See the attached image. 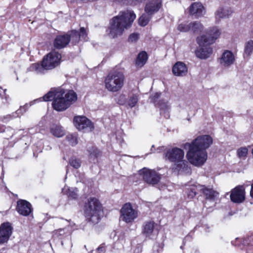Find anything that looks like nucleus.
<instances>
[{
    "instance_id": "nucleus-19",
    "label": "nucleus",
    "mask_w": 253,
    "mask_h": 253,
    "mask_svg": "<svg viewBox=\"0 0 253 253\" xmlns=\"http://www.w3.org/2000/svg\"><path fill=\"white\" fill-rule=\"evenodd\" d=\"M235 60L234 54L229 50H225L219 59V63L223 67H228L233 64Z\"/></svg>"
},
{
    "instance_id": "nucleus-22",
    "label": "nucleus",
    "mask_w": 253,
    "mask_h": 253,
    "mask_svg": "<svg viewBox=\"0 0 253 253\" xmlns=\"http://www.w3.org/2000/svg\"><path fill=\"white\" fill-rule=\"evenodd\" d=\"M187 72V66L182 62H176L172 67V73L175 76H184L186 75Z\"/></svg>"
},
{
    "instance_id": "nucleus-35",
    "label": "nucleus",
    "mask_w": 253,
    "mask_h": 253,
    "mask_svg": "<svg viewBox=\"0 0 253 253\" xmlns=\"http://www.w3.org/2000/svg\"><path fill=\"white\" fill-rule=\"evenodd\" d=\"M66 140L72 146H75L78 143L77 136L76 134H69L66 137Z\"/></svg>"
},
{
    "instance_id": "nucleus-51",
    "label": "nucleus",
    "mask_w": 253,
    "mask_h": 253,
    "mask_svg": "<svg viewBox=\"0 0 253 253\" xmlns=\"http://www.w3.org/2000/svg\"><path fill=\"white\" fill-rule=\"evenodd\" d=\"M183 163L184 164H187V162L185 161V162H183Z\"/></svg>"
},
{
    "instance_id": "nucleus-14",
    "label": "nucleus",
    "mask_w": 253,
    "mask_h": 253,
    "mask_svg": "<svg viewBox=\"0 0 253 253\" xmlns=\"http://www.w3.org/2000/svg\"><path fill=\"white\" fill-rule=\"evenodd\" d=\"M211 44V43L207 44L206 42L203 45L198 44L199 47L195 51L196 56L202 59L209 58L212 53V49L210 46Z\"/></svg>"
},
{
    "instance_id": "nucleus-41",
    "label": "nucleus",
    "mask_w": 253,
    "mask_h": 253,
    "mask_svg": "<svg viewBox=\"0 0 253 253\" xmlns=\"http://www.w3.org/2000/svg\"><path fill=\"white\" fill-rule=\"evenodd\" d=\"M69 37L70 40L72 39L75 42H78L80 39L79 32L76 30L72 31L71 34Z\"/></svg>"
},
{
    "instance_id": "nucleus-24",
    "label": "nucleus",
    "mask_w": 253,
    "mask_h": 253,
    "mask_svg": "<svg viewBox=\"0 0 253 253\" xmlns=\"http://www.w3.org/2000/svg\"><path fill=\"white\" fill-rule=\"evenodd\" d=\"M59 89L57 90H52L49 91L47 93H46L44 96H43L42 98H39L37 99L34 100L33 101L30 103V106L32 105L34 103L44 101H48L52 100H54L56 98V91H58Z\"/></svg>"
},
{
    "instance_id": "nucleus-34",
    "label": "nucleus",
    "mask_w": 253,
    "mask_h": 253,
    "mask_svg": "<svg viewBox=\"0 0 253 253\" xmlns=\"http://www.w3.org/2000/svg\"><path fill=\"white\" fill-rule=\"evenodd\" d=\"M191 30L194 33H199L203 30V26L199 22L191 23Z\"/></svg>"
},
{
    "instance_id": "nucleus-2",
    "label": "nucleus",
    "mask_w": 253,
    "mask_h": 253,
    "mask_svg": "<svg viewBox=\"0 0 253 253\" xmlns=\"http://www.w3.org/2000/svg\"><path fill=\"white\" fill-rule=\"evenodd\" d=\"M136 18V15L132 10L121 11L110 21L109 35L116 38L122 35L126 30L129 28Z\"/></svg>"
},
{
    "instance_id": "nucleus-49",
    "label": "nucleus",
    "mask_w": 253,
    "mask_h": 253,
    "mask_svg": "<svg viewBox=\"0 0 253 253\" xmlns=\"http://www.w3.org/2000/svg\"><path fill=\"white\" fill-rule=\"evenodd\" d=\"M102 249H103V248H102V247H101V248L99 247V248H98V250H101V251H102Z\"/></svg>"
},
{
    "instance_id": "nucleus-3",
    "label": "nucleus",
    "mask_w": 253,
    "mask_h": 253,
    "mask_svg": "<svg viewBox=\"0 0 253 253\" xmlns=\"http://www.w3.org/2000/svg\"><path fill=\"white\" fill-rule=\"evenodd\" d=\"M84 210L87 220L93 224L98 223L103 215L102 206L95 198L88 199L85 203Z\"/></svg>"
},
{
    "instance_id": "nucleus-46",
    "label": "nucleus",
    "mask_w": 253,
    "mask_h": 253,
    "mask_svg": "<svg viewBox=\"0 0 253 253\" xmlns=\"http://www.w3.org/2000/svg\"><path fill=\"white\" fill-rule=\"evenodd\" d=\"M160 93L156 92L154 95L151 96V99L154 101V103H155L157 101V99L160 97Z\"/></svg>"
},
{
    "instance_id": "nucleus-37",
    "label": "nucleus",
    "mask_w": 253,
    "mask_h": 253,
    "mask_svg": "<svg viewBox=\"0 0 253 253\" xmlns=\"http://www.w3.org/2000/svg\"><path fill=\"white\" fill-rule=\"evenodd\" d=\"M150 15L143 14L140 17L138 20V23L141 26H145L147 25L150 20Z\"/></svg>"
},
{
    "instance_id": "nucleus-48",
    "label": "nucleus",
    "mask_w": 253,
    "mask_h": 253,
    "mask_svg": "<svg viewBox=\"0 0 253 253\" xmlns=\"http://www.w3.org/2000/svg\"><path fill=\"white\" fill-rule=\"evenodd\" d=\"M67 191V189L66 188H64V189H63V192L64 193H65Z\"/></svg>"
},
{
    "instance_id": "nucleus-31",
    "label": "nucleus",
    "mask_w": 253,
    "mask_h": 253,
    "mask_svg": "<svg viewBox=\"0 0 253 253\" xmlns=\"http://www.w3.org/2000/svg\"><path fill=\"white\" fill-rule=\"evenodd\" d=\"M253 52V41L247 42L245 45L244 56L248 58Z\"/></svg>"
},
{
    "instance_id": "nucleus-6",
    "label": "nucleus",
    "mask_w": 253,
    "mask_h": 253,
    "mask_svg": "<svg viewBox=\"0 0 253 253\" xmlns=\"http://www.w3.org/2000/svg\"><path fill=\"white\" fill-rule=\"evenodd\" d=\"M120 218L126 223L133 222L138 216L137 209L133 208L131 204L127 203L124 204L120 210Z\"/></svg>"
},
{
    "instance_id": "nucleus-45",
    "label": "nucleus",
    "mask_w": 253,
    "mask_h": 253,
    "mask_svg": "<svg viewBox=\"0 0 253 253\" xmlns=\"http://www.w3.org/2000/svg\"><path fill=\"white\" fill-rule=\"evenodd\" d=\"M139 38V35L136 33H133L131 34L128 38V41L130 42H135Z\"/></svg>"
},
{
    "instance_id": "nucleus-33",
    "label": "nucleus",
    "mask_w": 253,
    "mask_h": 253,
    "mask_svg": "<svg viewBox=\"0 0 253 253\" xmlns=\"http://www.w3.org/2000/svg\"><path fill=\"white\" fill-rule=\"evenodd\" d=\"M248 153V148L246 147H242L237 151L238 157L241 160H245Z\"/></svg>"
},
{
    "instance_id": "nucleus-52",
    "label": "nucleus",
    "mask_w": 253,
    "mask_h": 253,
    "mask_svg": "<svg viewBox=\"0 0 253 253\" xmlns=\"http://www.w3.org/2000/svg\"><path fill=\"white\" fill-rule=\"evenodd\" d=\"M1 89V87H0V90Z\"/></svg>"
},
{
    "instance_id": "nucleus-20",
    "label": "nucleus",
    "mask_w": 253,
    "mask_h": 253,
    "mask_svg": "<svg viewBox=\"0 0 253 253\" xmlns=\"http://www.w3.org/2000/svg\"><path fill=\"white\" fill-rule=\"evenodd\" d=\"M70 41L69 35H59L54 40V46L57 49L64 48L69 43Z\"/></svg>"
},
{
    "instance_id": "nucleus-12",
    "label": "nucleus",
    "mask_w": 253,
    "mask_h": 253,
    "mask_svg": "<svg viewBox=\"0 0 253 253\" xmlns=\"http://www.w3.org/2000/svg\"><path fill=\"white\" fill-rule=\"evenodd\" d=\"M13 227L8 222H4L0 226V244L6 243L12 233Z\"/></svg>"
},
{
    "instance_id": "nucleus-44",
    "label": "nucleus",
    "mask_w": 253,
    "mask_h": 253,
    "mask_svg": "<svg viewBox=\"0 0 253 253\" xmlns=\"http://www.w3.org/2000/svg\"><path fill=\"white\" fill-rule=\"evenodd\" d=\"M80 34V38L84 41L87 40V33L85 29L82 27L80 28V31L79 32Z\"/></svg>"
},
{
    "instance_id": "nucleus-18",
    "label": "nucleus",
    "mask_w": 253,
    "mask_h": 253,
    "mask_svg": "<svg viewBox=\"0 0 253 253\" xmlns=\"http://www.w3.org/2000/svg\"><path fill=\"white\" fill-rule=\"evenodd\" d=\"M16 210L20 214L27 216L32 212V205L26 200H19L17 202Z\"/></svg>"
},
{
    "instance_id": "nucleus-26",
    "label": "nucleus",
    "mask_w": 253,
    "mask_h": 253,
    "mask_svg": "<svg viewBox=\"0 0 253 253\" xmlns=\"http://www.w3.org/2000/svg\"><path fill=\"white\" fill-rule=\"evenodd\" d=\"M203 186V189L201 190V192L205 195L207 199L212 200L218 195V193L212 189L207 188L204 185Z\"/></svg>"
},
{
    "instance_id": "nucleus-7",
    "label": "nucleus",
    "mask_w": 253,
    "mask_h": 253,
    "mask_svg": "<svg viewBox=\"0 0 253 253\" xmlns=\"http://www.w3.org/2000/svg\"><path fill=\"white\" fill-rule=\"evenodd\" d=\"M61 58L58 52L52 51L44 56L42 59L43 66L46 70H51L59 65Z\"/></svg>"
},
{
    "instance_id": "nucleus-47",
    "label": "nucleus",
    "mask_w": 253,
    "mask_h": 253,
    "mask_svg": "<svg viewBox=\"0 0 253 253\" xmlns=\"http://www.w3.org/2000/svg\"><path fill=\"white\" fill-rule=\"evenodd\" d=\"M251 196L253 198V183L252 184L251 190L250 191Z\"/></svg>"
},
{
    "instance_id": "nucleus-21",
    "label": "nucleus",
    "mask_w": 253,
    "mask_h": 253,
    "mask_svg": "<svg viewBox=\"0 0 253 253\" xmlns=\"http://www.w3.org/2000/svg\"><path fill=\"white\" fill-rule=\"evenodd\" d=\"M156 225L157 224L153 220L145 221L142 226V233L146 237H150L153 235Z\"/></svg>"
},
{
    "instance_id": "nucleus-10",
    "label": "nucleus",
    "mask_w": 253,
    "mask_h": 253,
    "mask_svg": "<svg viewBox=\"0 0 253 253\" xmlns=\"http://www.w3.org/2000/svg\"><path fill=\"white\" fill-rule=\"evenodd\" d=\"M75 126L79 130L91 131L93 128L91 122L84 116H76L74 119Z\"/></svg>"
},
{
    "instance_id": "nucleus-32",
    "label": "nucleus",
    "mask_w": 253,
    "mask_h": 253,
    "mask_svg": "<svg viewBox=\"0 0 253 253\" xmlns=\"http://www.w3.org/2000/svg\"><path fill=\"white\" fill-rule=\"evenodd\" d=\"M60 222L65 226L68 227L69 225H71V221L69 220H67L66 219H64L61 218L60 219ZM67 229V227L64 228H60L58 230L54 231V234L55 235H62L65 233V230Z\"/></svg>"
},
{
    "instance_id": "nucleus-8",
    "label": "nucleus",
    "mask_w": 253,
    "mask_h": 253,
    "mask_svg": "<svg viewBox=\"0 0 253 253\" xmlns=\"http://www.w3.org/2000/svg\"><path fill=\"white\" fill-rule=\"evenodd\" d=\"M221 32L217 27H213L211 28L209 31V37L205 35H202L197 38V42L198 44L203 45L205 42L208 43H213L219 37Z\"/></svg>"
},
{
    "instance_id": "nucleus-23",
    "label": "nucleus",
    "mask_w": 253,
    "mask_h": 253,
    "mask_svg": "<svg viewBox=\"0 0 253 253\" xmlns=\"http://www.w3.org/2000/svg\"><path fill=\"white\" fill-rule=\"evenodd\" d=\"M50 132L56 137H62L65 134V131L60 125L53 124L50 127Z\"/></svg>"
},
{
    "instance_id": "nucleus-1",
    "label": "nucleus",
    "mask_w": 253,
    "mask_h": 253,
    "mask_svg": "<svg viewBox=\"0 0 253 253\" xmlns=\"http://www.w3.org/2000/svg\"><path fill=\"white\" fill-rule=\"evenodd\" d=\"M212 142L213 140L211 136L204 135L199 136L191 143H185V148H189L186 155L189 162L195 167L202 166L208 158L206 150L210 147Z\"/></svg>"
},
{
    "instance_id": "nucleus-5",
    "label": "nucleus",
    "mask_w": 253,
    "mask_h": 253,
    "mask_svg": "<svg viewBox=\"0 0 253 253\" xmlns=\"http://www.w3.org/2000/svg\"><path fill=\"white\" fill-rule=\"evenodd\" d=\"M124 80L125 77L122 73L116 71L111 72L105 79V88L111 92L118 91L123 87Z\"/></svg>"
},
{
    "instance_id": "nucleus-13",
    "label": "nucleus",
    "mask_w": 253,
    "mask_h": 253,
    "mask_svg": "<svg viewBox=\"0 0 253 253\" xmlns=\"http://www.w3.org/2000/svg\"><path fill=\"white\" fill-rule=\"evenodd\" d=\"M234 12L231 7H218L214 12V18L216 23H219L221 19L228 18Z\"/></svg>"
},
{
    "instance_id": "nucleus-11",
    "label": "nucleus",
    "mask_w": 253,
    "mask_h": 253,
    "mask_svg": "<svg viewBox=\"0 0 253 253\" xmlns=\"http://www.w3.org/2000/svg\"><path fill=\"white\" fill-rule=\"evenodd\" d=\"M184 156L183 150L178 148H174L167 151L165 157L171 162L178 163L182 161Z\"/></svg>"
},
{
    "instance_id": "nucleus-27",
    "label": "nucleus",
    "mask_w": 253,
    "mask_h": 253,
    "mask_svg": "<svg viewBox=\"0 0 253 253\" xmlns=\"http://www.w3.org/2000/svg\"><path fill=\"white\" fill-rule=\"evenodd\" d=\"M139 99V95L136 93H130L126 100V106L133 108L137 104Z\"/></svg>"
},
{
    "instance_id": "nucleus-39",
    "label": "nucleus",
    "mask_w": 253,
    "mask_h": 253,
    "mask_svg": "<svg viewBox=\"0 0 253 253\" xmlns=\"http://www.w3.org/2000/svg\"><path fill=\"white\" fill-rule=\"evenodd\" d=\"M70 164L73 168L78 169L81 166V162L79 159L76 158H72L70 160Z\"/></svg>"
},
{
    "instance_id": "nucleus-30",
    "label": "nucleus",
    "mask_w": 253,
    "mask_h": 253,
    "mask_svg": "<svg viewBox=\"0 0 253 253\" xmlns=\"http://www.w3.org/2000/svg\"><path fill=\"white\" fill-rule=\"evenodd\" d=\"M148 59L147 54L145 51H142L137 56L136 64L140 67H142L146 62Z\"/></svg>"
},
{
    "instance_id": "nucleus-38",
    "label": "nucleus",
    "mask_w": 253,
    "mask_h": 253,
    "mask_svg": "<svg viewBox=\"0 0 253 253\" xmlns=\"http://www.w3.org/2000/svg\"><path fill=\"white\" fill-rule=\"evenodd\" d=\"M191 23H181L177 27V29L182 32H187L191 30Z\"/></svg>"
},
{
    "instance_id": "nucleus-15",
    "label": "nucleus",
    "mask_w": 253,
    "mask_h": 253,
    "mask_svg": "<svg viewBox=\"0 0 253 253\" xmlns=\"http://www.w3.org/2000/svg\"><path fill=\"white\" fill-rule=\"evenodd\" d=\"M162 7V0H150L146 4L145 11L148 15H152L157 12Z\"/></svg>"
},
{
    "instance_id": "nucleus-28",
    "label": "nucleus",
    "mask_w": 253,
    "mask_h": 253,
    "mask_svg": "<svg viewBox=\"0 0 253 253\" xmlns=\"http://www.w3.org/2000/svg\"><path fill=\"white\" fill-rule=\"evenodd\" d=\"M243 245L246 253H253V236H250L243 240Z\"/></svg>"
},
{
    "instance_id": "nucleus-9",
    "label": "nucleus",
    "mask_w": 253,
    "mask_h": 253,
    "mask_svg": "<svg viewBox=\"0 0 253 253\" xmlns=\"http://www.w3.org/2000/svg\"><path fill=\"white\" fill-rule=\"evenodd\" d=\"M139 173L142 176L144 180L150 184H156L161 179L160 174L156 171L145 168L140 170Z\"/></svg>"
},
{
    "instance_id": "nucleus-43",
    "label": "nucleus",
    "mask_w": 253,
    "mask_h": 253,
    "mask_svg": "<svg viewBox=\"0 0 253 253\" xmlns=\"http://www.w3.org/2000/svg\"><path fill=\"white\" fill-rule=\"evenodd\" d=\"M117 103L121 105H124L126 104V99L125 94H120L117 100Z\"/></svg>"
},
{
    "instance_id": "nucleus-17",
    "label": "nucleus",
    "mask_w": 253,
    "mask_h": 253,
    "mask_svg": "<svg viewBox=\"0 0 253 253\" xmlns=\"http://www.w3.org/2000/svg\"><path fill=\"white\" fill-rule=\"evenodd\" d=\"M189 14L196 18L203 16L206 10L203 4L199 2L193 3L189 8Z\"/></svg>"
},
{
    "instance_id": "nucleus-4",
    "label": "nucleus",
    "mask_w": 253,
    "mask_h": 253,
    "mask_svg": "<svg viewBox=\"0 0 253 253\" xmlns=\"http://www.w3.org/2000/svg\"><path fill=\"white\" fill-rule=\"evenodd\" d=\"M77 99V94L73 90L65 91L59 89L56 91V98L53 100L52 106L57 111H62L67 109Z\"/></svg>"
},
{
    "instance_id": "nucleus-16",
    "label": "nucleus",
    "mask_w": 253,
    "mask_h": 253,
    "mask_svg": "<svg viewBox=\"0 0 253 253\" xmlns=\"http://www.w3.org/2000/svg\"><path fill=\"white\" fill-rule=\"evenodd\" d=\"M245 198V191L243 186H237L231 191L230 199L234 203H242Z\"/></svg>"
},
{
    "instance_id": "nucleus-42",
    "label": "nucleus",
    "mask_w": 253,
    "mask_h": 253,
    "mask_svg": "<svg viewBox=\"0 0 253 253\" xmlns=\"http://www.w3.org/2000/svg\"><path fill=\"white\" fill-rule=\"evenodd\" d=\"M28 108V106L27 104L20 107V108L18 109L15 112L16 114L17 115V117H20L21 115H22L25 112H26Z\"/></svg>"
},
{
    "instance_id": "nucleus-36",
    "label": "nucleus",
    "mask_w": 253,
    "mask_h": 253,
    "mask_svg": "<svg viewBox=\"0 0 253 253\" xmlns=\"http://www.w3.org/2000/svg\"><path fill=\"white\" fill-rule=\"evenodd\" d=\"M88 151L89 154V159L92 160L97 158L100 153L99 150L94 147H92L90 149H88Z\"/></svg>"
},
{
    "instance_id": "nucleus-25",
    "label": "nucleus",
    "mask_w": 253,
    "mask_h": 253,
    "mask_svg": "<svg viewBox=\"0 0 253 253\" xmlns=\"http://www.w3.org/2000/svg\"><path fill=\"white\" fill-rule=\"evenodd\" d=\"M203 189V185L200 184H194L190 186L187 189V196L190 199L193 198L197 194H198V192H201Z\"/></svg>"
},
{
    "instance_id": "nucleus-29",
    "label": "nucleus",
    "mask_w": 253,
    "mask_h": 253,
    "mask_svg": "<svg viewBox=\"0 0 253 253\" xmlns=\"http://www.w3.org/2000/svg\"><path fill=\"white\" fill-rule=\"evenodd\" d=\"M29 70L30 71L34 72L37 74H43L44 70L46 69L43 66V61H42V64L38 63L32 64Z\"/></svg>"
},
{
    "instance_id": "nucleus-50",
    "label": "nucleus",
    "mask_w": 253,
    "mask_h": 253,
    "mask_svg": "<svg viewBox=\"0 0 253 253\" xmlns=\"http://www.w3.org/2000/svg\"><path fill=\"white\" fill-rule=\"evenodd\" d=\"M165 117H166V118H169V114H167V116H165Z\"/></svg>"
},
{
    "instance_id": "nucleus-40",
    "label": "nucleus",
    "mask_w": 253,
    "mask_h": 253,
    "mask_svg": "<svg viewBox=\"0 0 253 253\" xmlns=\"http://www.w3.org/2000/svg\"><path fill=\"white\" fill-rule=\"evenodd\" d=\"M68 196L72 199H76L78 197V189L77 188H68Z\"/></svg>"
}]
</instances>
